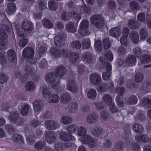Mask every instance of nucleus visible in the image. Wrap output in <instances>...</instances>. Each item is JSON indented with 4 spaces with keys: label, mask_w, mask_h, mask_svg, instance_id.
I'll return each mask as SVG.
<instances>
[{
    "label": "nucleus",
    "mask_w": 151,
    "mask_h": 151,
    "mask_svg": "<svg viewBox=\"0 0 151 151\" xmlns=\"http://www.w3.org/2000/svg\"><path fill=\"white\" fill-rule=\"evenodd\" d=\"M40 89L42 90L43 96L47 99V101L49 103H56L60 99L59 96L57 94H53L50 95V93L46 87H40Z\"/></svg>",
    "instance_id": "nucleus-1"
},
{
    "label": "nucleus",
    "mask_w": 151,
    "mask_h": 151,
    "mask_svg": "<svg viewBox=\"0 0 151 151\" xmlns=\"http://www.w3.org/2000/svg\"><path fill=\"white\" fill-rule=\"evenodd\" d=\"M34 54V50L30 47H26L23 52L24 57L26 58L28 61L32 64H35L37 62V59L32 58Z\"/></svg>",
    "instance_id": "nucleus-2"
},
{
    "label": "nucleus",
    "mask_w": 151,
    "mask_h": 151,
    "mask_svg": "<svg viewBox=\"0 0 151 151\" xmlns=\"http://www.w3.org/2000/svg\"><path fill=\"white\" fill-rule=\"evenodd\" d=\"M33 27V25L31 23L24 22L22 25L21 28L22 30L25 32V33H23V32L19 31L17 33V36L21 37H24V34L29 33L32 31Z\"/></svg>",
    "instance_id": "nucleus-3"
},
{
    "label": "nucleus",
    "mask_w": 151,
    "mask_h": 151,
    "mask_svg": "<svg viewBox=\"0 0 151 151\" xmlns=\"http://www.w3.org/2000/svg\"><path fill=\"white\" fill-rule=\"evenodd\" d=\"M49 53L53 58L56 59L60 58L61 55L64 57H65L67 55L66 51L63 50H60L56 48L51 49Z\"/></svg>",
    "instance_id": "nucleus-4"
},
{
    "label": "nucleus",
    "mask_w": 151,
    "mask_h": 151,
    "mask_svg": "<svg viewBox=\"0 0 151 151\" xmlns=\"http://www.w3.org/2000/svg\"><path fill=\"white\" fill-rule=\"evenodd\" d=\"M89 25V22L86 20L82 21L80 25V28L78 32L83 36L89 35L90 32L87 29Z\"/></svg>",
    "instance_id": "nucleus-5"
},
{
    "label": "nucleus",
    "mask_w": 151,
    "mask_h": 151,
    "mask_svg": "<svg viewBox=\"0 0 151 151\" xmlns=\"http://www.w3.org/2000/svg\"><path fill=\"white\" fill-rule=\"evenodd\" d=\"M81 142L83 144H87L89 147L92 148L95 147L97 144V140L92 138L90 135L82 138Z\"/></svg>",
    "instance_id": "nucleus-6"
},
{
    "label": "nucleus",
    "mask_w": 151,
    "mask_h": 151,
    "mask_svg": "<svg viewBox=\"0 0 151 151\" xmlns=\"http://www.w3.org/2000/svg\"><path fill=\"white\" fill-rule=\"evenodd\" d=\"M45 80L48 83L51 84L52 87L57 89L59 86V83L54 78L52 73H49L45 77Z\"/></svg>",
    "instance_id": "nucleus-7"
},
{
    "label": "nucleus",
    "mask_w": 151,
    "mask_h": 151,
    "mask_svg": "<svg viewBox=\"0 0 151 151\" xmlns=\"http://www.w3.org/2000/svg\"><path fill=\"white\" fill-rule=\"evenodd\" d=\"M91 22L95 26L98 28L101 27L103 25V20L101 16L95 15L92 17Z\"/></svg>",
    "instance_id": "nucleus-8"
},
{
    "label": "nucleus",
    "mask_w": 151,
    "mask_h": 151,
    "mask_svg": "<svg viewBox=\"0 0 151 151\" xmlns=\"http://www.w3.org/2000/svg\"><path fill=\"white\" fill-rule=\"evenodd\" d=\"M7 35L6 33L2 32L0 34V50L5 49L7 45L6 40Z\"/></svg>",
    "instance_id": "nucleus-9"
},
{
    "label": "nucleus",
    "mask_w": 151,
    "mask_h": 151,
    "mask_svg": "<svg viewBox=\"0 0 151 151\" xmlns=\"http://www.w3.org/2000/svg\"><path fill=\"white\" fill-rule=\"evenodd\" d=\"M90 80L93 84L98 86L101 81V76L98 74H93L91 76Z\"/></svg>",
    "instance_id": "nucleus-10"
},
{
    "label": "nucleus",
    "mask_w": 151,
    "mask_h": 151,
    "mask_svg": "<svg viewBox=\"0 0 151 151\" xmlns=\"http://www.w3.org/2000/svg\"><path fill=\"white\" fill-rule=\"evenodd\" d=\"M66 70L63 66L60 65L57 67L55 70V73L56 76L59 77H62L66 74Z\"/></svg>",
    "instance_id": "nucleus-11"
},
{
    "label": "nucleus",
    "mask_w": 151,
    "mask_h": 151,
    "mask_svg": "<svg viewBox=\"0 0 151 151\" xmlns=\"http://www.w3.org/2000/svg\"><path fill=\"white\" fill-rule=\"evenodd\" d=\"M67 88L69 91L73 93L77 92L79 89V88L78 87L77 85L73 81L68 82Z\"/></svg>",
    "instance_id": "nucleus-12"
},
{
    "label": "nucleus",
    "mask_w": 151,
    "mask_h": 151,
    "mask_svg": "<svg viewBox=\"0 0 151 151\" xmlns=\"http://www.w3.org/2000/svg\"><path fill=\"white\" fill-rule=\"evenodd\" d=\"M59 136L61 139L67 142L74 139H75L70 134H67L66 132H65L61 133Z\"/></svg>",
    "instance_id": "nucleus-13"
},
{
    "label": "nucleus",
    "mask_w": 151,
    "mask_h": 151,
    "mask_svg": "<svg viewBox=\"0 0 151 151\" xmlns=\"http://www.w3.org/2000/svg\"><path fill=\"white\" fill-rule=\"evenodd\" d=\"M111 65L110 63H108L106 66V72L104 73L102 75V78L104 80H107L109 79L111 75Z\"/></svg>",
    "instance_id": "nucleus-14"
},
{
    "label": "nucleus",
    "mask_w": 151,
    "mask_h": 151,
    "mask_svg": "<svg viewBox=\"0 0 151 151\" xmlns=\"http://www.w3.org/2000/svg\"><path fill=\"white\" fill-rule=\"evenodd\" d=\"M129 30L128 28H125L122 32L123 37H121L120 40V41L122 45L125 44L127 43V37L128 35Z\"/></svg>",
    "instance_id": "nucleus-15"
},
{
    "label": "nucleus",
    "mask_w": 151,
    "mask_h": 151,
    "mask_svg": "<svg viewBox=\"0 0 151 151\" xmlns=\"http://www.w3.org/2000/svg\"><path fill=\"white\" fill-rule=\"evenodd\" d=\"M45 124L46 127L48 129L55 130L58 127L57 125V124L52 120H47L45 122Z\"/></svg>",
    "instance_id": "nucleus-16"
},
{
    "label": "nucleus",
    "mask_w": 151,
    "mask_h": 151,
    "mask_svg": "<svg viewBox=\"0 0 151 151\" xmlns=\"http://www.w3.org/2000/svg\"><path fill=\"white\" fill-rule=\"evenodd\" d=\"M86 130L84 127L80 126L78 129L77 131V135L80 136L81 138L79 139V140L81 142V139L87 136H89L87 134H86Z\"/></svg>",
    "instance_id": "nucleus-17"
},
{
    "label": "nucleus",
    "mask_w": 151,
    "mask_h": 151,
    "mask_svg": "<svg viewBox=\"0 0 151 151\" xmlns=\"http://www.w3.org/2000/svg\"><path fill=\"white\" fill-rule=\"evenodd\" d=\"M109 32L112 36L115 37H118L121 35L120 29L118 27L112 28L110 30Z\"/></svg>",
    "instance_id": "nucleus-18"
},
{
    "label": "nucleus",
    "mask_w": 151,
    "mask_h": 151,
    "mask_svg": "<svg viewBox=\"0 0 151 151\" xmlns=\"http://www.w3.org/2000/svg\"><path fill=\"white\" fill-rule=\"evenodd\" d=\"M34 110L35 112L40 111L42 108V102L40 101H35L33 103Z\"/></svg>",
    "instance_id": "nucleus-19"
},
{
    "label": "nucleus",
    "mask_w": 151,
    "mask_h": 151,
    "mask_svg": "<svg viewBox=\"0 0 151 151\" xmlns=\"http://www.w3.org/2000/svg\"><path fill=\"white\" fill-rule=\"evenodd\" d=\"M102 100L103 102L108 105H110L112 103L111 97L108 94H106L103 96Z\"/></svg>",
    "instance_id": "nucleus-20"
},
{
    "label": "nucleus",
    "mask_w": 151,
    "mask_h": 151,
    "mask_svg": "<svg viewBox=\"0 0 151 151\" xmlns=\"http://www.w3.org/2000/svg\"><path fill=\"white\" fill-rule=\"evenodd\" d=\"M135 139L137 141H142L145 143L148 142L147 136L143 134H137L135 137Z\"/></svg>",
    "instance_id": "nucleus-21"
},
{
    "label": "nucleus",
    "mask_w": 151,
    "mask_h": 151,
    "mask_svg": "<svg viewBox=\"0 0 151 151\" xmlns=\"http://www.w3.org/2000/svg\"><path fill=\"white\" fill-rule=\"evenodd\" d=\"M71 100L70 96L67 93L61 94L60 96V101L63 104H66L69 102Z\"/></svg>",
    "instance_id": "nucleus-22"
},
{
    "label": "nucleus",
    "mask_w": 151,
    "mask_h": 151,
    "mask_svg": "<svg viewBox=\"0 0 151 151\" xmlns=\"http://www.w3.org/2000/svg\"><path fill=\"white\" fill-rule=\"evenodd\" d=\"M45 139L48 143L51 144L55 141V138L52 136L50 131H48L45 134Z\"/></svg>",
    "instance_id": "nucleus-23"
},
{
    "label": "nucleus",
    "mask_w": 151,
    "mask_h": 151,
    "mask_svg": "<svg viewBox=\"0 0 151 151\" xmlns=\"http://www.w3.org/2000/svg\"><path fill=\"white\" fill-rule=\"evenodd\" d=\"M35 88L34 83L32 81L28 82L26 83L24 86L25 90L29 92L32 91Z\"/></svg>",
    "instance_id": "nucleus-24"
},
{
    "label": "nucleus",
    "mask_w": 151,
    "mask_h": 151,
    "mask_svg": "<svg viewBox=\"0 0 151 151\" xmlns=\"http://www.w3.org/2000/svg\"><path fill=\"white\" fill-rule=\"evenodd\" d=\"M13 141L16 143H22L24 141L23 138L22 136L19 134H14L12 137Z\"/></svg>",
    "instance_id": "nucleus-25"
},
{
    "label": "nucleus",
    "mask_w": 151,
    "mask_h": 151,
    "mask_svg": "<svg viewBox=\"0 0 151 151\" xmlns=\"http://www.w3.org/2000/svg\"><path fill=\"white\" fill-rule=\"evenodd\" d=\"M8 9L7 12L9 14H13L16 10V6L13 3H10L7 5Z\"/></svg>",
    "instance_id": "nucleus-26"
},
{
    "label": "nucleus",
    "mask_w": 151,
    "mask_h": 151,
    "mask_svg": "<svg viewBox=\"0 0 151 151\" xmlns=\"http://www.w3.org/2000/svg\"><path fill=\"white\" fill-rule=\"evenodd\" d=\"M103 129L100 127L93 128L92 129V134L95 136L99 137L102 134Z\"/></svg>",
    "instance_id": "nucleus-27"
},
{
    "label": "nucleus",
    "mask_w": 151,
    "mask_h": 151,
    "mask_svg": "<svg viewBox=\"0 0 151 151\" xmlns=\"http://www.w3.org/2000/svg\"><path fill=\"white\" fill-rule=\"evenodd\" d=\"M19 116V113L17 111L11 112L8 117L9 119L11 122H14L16 120Z\"/></svg>",
    "instance_id": "nucleus-28"
},
{
    "label": "nucleus",
    "mask_w": 151,
    "mask_h": 151,
    "mask_svg": "<svg viewBox=\"0 0 151 151\" xmlns=\"http://www.w3.org/2000/svg\"><path fill=\"white\" fill-rule=\"evenodd\" d=\"M82 60L83 62L87 63L89 64L91 62V56L90 54L85 53L82 55Z\"/></svg>",
    "instance_id": "nucleus-29"
},
{
    "label": "nucleus",
    "mask_w": 151,
    "mask_h": 151,
    "mask_svg": "<svg viewBox=\"0 0 151 151\" xmlns=\"http://www.w3.org/2000/svg\"><path fill=\"white\" fill-rule=\"evenodd\" d=\"M78 104L77 102H75L70 104L69 106L68 109L71 113H75L77 110Z\"/></svg>",
    "instance_id": "nucleus-30"
},
{
    "label": "nucleus",
    "mask_w": 151,
    "mask_h": 151,
    "mask_svg": "<svg viewBox=\"0 0 151 151\" xmlns=\"http://www.w3.org/2000/svg\"><path fill=\"white\" fill-rule=\"evenodd\" d=\"M66 28L68 31L70 32L73 33L76 31L74 24L72 22L68 23L66 25Z\"/></svg>",
    "instance_id": "nucleus-31"
},
{
    "label": "nucleus",
    "mask_w": 151,
    "mask_h": 151,
    "mask_svg": "<svg viewBox=\"0 0 151 151\" xmlns=\"http://www.w3.org/2000/svg\"><path fill=\"white\" fill-rule=\"evenodd\" d=\"M142 104L143 106L147 108L151 107V100L148 98H144L141 101Z\"/></svg>",
    "instance_id": "nucleus-32"
},
{
    "label": "nucleus",
    "mask_w": 151,
    "mask_h": 151,
    "mask_svg": "<svg viewBox=\"0 0 151 151\" xmlns=\"http://www.w3.org/2000/svg\"><path fill=\"white\" fill-rule=\"evenodd\" d=\"M132 129L136 133H140L143 130V127L140 124H136L133 125Z\"/></svg>",
    "instance_id": "nucleus-33"
},
{
    "label": "nucleus",
    "mask_w": 151,
    "mask_h": 151,
    "mask_svg": "<svg viewBox=\"0 0 151 151\" xmlns=\"http://www.w3.org/2000/svg\"><path fill=\"white\" fill-rule=\"evenodd\" d=\"M97 118L96 116L94 114H91L87 117L86 121L88 123L91 124L94 122Z\"/></svg>",
    "instance_id": "nucleus-34"
},
{
    "label": "nucleus",
    "mask_w": 151,
    "mask_h": 151,
    "mask_svg": "<svg viewBox=\"0 0 151 151\" xmlns=\"http://www.w3.org/2000/svg\"><path fill=\"white\" fill-rule=\"evenodd\" d=\"M79 58L78 54L76 53H73L70 54L69 57V60L72 63H74Z\"/></svg>",
    "instance_id": "nucleus-35"
},
{
    "label": "nucleus",
    "mask_w": 151,
    "mask_h": 151,
    "mask_svg": "<svg viewBox=\"0 0 151 151\" xmlns=\"http://www.w3.org/2000/svg\"><path fill=\"white\" fill-rule=\"evenodd\" d=\"M72 119L69 116H63L60 119V122L63 124H68L71 123Z\"/></svg>",
    "instance_id": "nucleus-36"
},
{
    "label": "nucleus",
    "mask_w": 151,
    "mask_h": 151,
    "mask_svg": "<svg viewBox=\"0 0 151 151\" xmlns=\"http://www.w3.org/2000/svg\"><path fill=\"white\" fill-rule=\"evenodd\" d=\"M15 52L13 50H9L8 51V57L9 60L12 62L15 59Z\"/></svg>",
    "instance_id": "nucleus-37"
},
{
    "label": "nucleus",
    "mask_w": 151,
    "mask_h": 151,
    "mask_svg": "<svg viewBox=\"0 0 151 151\" xmlns=\"http://www.w3.org/2000/svg\"><path fill=\"white\" fill-rule=\"evenodd\" d=\"M130 37L134 41V43H137L138 41L139 37L136 32L134 31H132L131 32L130 34Z\"/></svg>",
    "instance_id": "nucleus-38"
},
{
    "label": "nucleus",
    "mask_w": 151,
    "mask_h": 151,
    "mask_svg": "<svg viewBox=\"0 0 151 151\" xmlns=\"http://www.w3.org/2000/svg\"><path fill=\"white\" fill-rule=\"evenodd\" d=\"M90 45V41L88 39L83 40L82 43V48L83 49H87L89 48Z\"/></svg>",
    "instance_id": "nucleus-39"
},
{
    "label": "nucleus",
    "mask_w": 151,
    "mask_h": 151,
    "mask_svg": "<svg viewBox=\"0 0 151 151\" xmlns=\"http://www.w3.org/2000/svg\"><path fill=\"white\" fill-rule=\"evenodd\" d=\"M29 108V106L27 104L23 106L21 110V114L23 116L26 115L28 112Z\"/></svg>",
    "instance_id": "nucleus-40"
},
{
    "label": "nucleus",
    "mask_w": 151,
    "mask_h": 151,
    "mask_svg": "<svg viewBox=\"0 0 151 151\" xmlns=\"http://www.w3.org/2000/svg\"><path fill=\"white\" fill-rule=\"evenodd\" d=\"M96 95V92L95 89H91L89 90L87 94V96L89 98L93 99L95 97Z\"/></svg>",
    "instance_id": "nucleus-41"
},
{
    "label": "nucleus",
    "mask_w": 151,
    "mask_h": 151,
    "mask_svg": "<svg viewBox=\"0 0 151 151\" xmlns=\"http://www.w3.org/2000/svg\"><path fill=\"white\" fill-rule=\"evenodd\" d=\"M137 101V97L134 95L131 96L129 97L128 99V102L130 104H136Z\"/></svg>",
    "instance_id": "nucleus-42"
},
{
    "label": "nucleus",
    "mask_w": 151,
    "mask_h": 151,
    "mask_svg": "<svg viewBox=\"0 0 151 151\" xmlns=\"http://www.w3.org/2000/svg\"><path fill=\"white\" fill-rule=\"evenodd\" d=\"M5 129L9 134H11L15 132L14 128L11 125L6 124L5 126Z\"/></svg>",
    "instance_id": "nucleus-43"
},
{
    "label": "nucleus",
    "mask_w": 151,
    "mask_h": 151,
    "mask_svg": "<svg viewBox=\"0 0 151 151\" xmlns=\"http://www.w3.org/2000/svg\"><path fill=\"white\" fill-rule=\"evenodd\" d=\"M136 61V58L134 56L131 55L128 57L126 60V62L127 64L134 63Z\"/></svg>",
    "instance_id": "nucleus-44"
},
{
    "label": "nucleus",
    "mask_w": 151,
    "mask_h": 151,
    "mask_svg": "<svg viewBox=\"0 0 151 151\" xmlns=\"http://www.w3.org/2000/svg\"><path fill=\"white\" fill-rule=\"evenodd\" d=\"M151 60L150 57L148 55L142 56L141 59V62L143 64H146L150 62Z\"/></svg>",
    "instance_id": "nucleus-45"
},
{
    "label": "nucleus",
    "mask_w": 151,
    "mask_h": 151,
    "mask_svg": "<svg viewBox=\"0 0 151 151\" xmlns=\"http://www.w3.org/2000/svg\"><path fill=\"white\" fill-rule=\"evenodd\" d=\"M77 126L75 124H71L68 126L67 128V130L69 132L72 133H74L76 130Z\"/></svg>",
    "instance_id": "nucleus-46"
},
{
    "label": "nucleus",
    "mask_w": 151,
    "mask_h": 151,
    "mask_svg": "<svg viewBox=\"0 0 151 151\" xmlns=\"http://www.w3.org/2000/svg\"><path fill=\"white\" fill-rule=\"evenodd\" d=\"M43 24L45 27L49 29L52 28L53 27V25L50 21L46 19L44 20Z\"/></svg>",
    "instance_id": "nucleus-47"
},
{
    "label": "nucleus",
    "mask_w": 151,
    "mask_h": 151,
    "mask_svg": "<svg viewBox=\"0 0 151 151\" xmlns=\"http://www.w3.org/2000/svg\"><path fill=\"white\" fill-rule=\"evenodd\" d=\"M140 38L142 40H144L148 37L147 33L145 29H142L140 31Z\"/></svg>",
    "instance_id": "nucleus-48"
},
{
    "label": "nucleus",
    "mask_w": 151,
    "mask_h": 151,
    "mask_svg": "<svg viewBox=\"0 0 151 151\" xmlns=\"http://www.w3.org/2000/svg\"><path fill=\"white\" fill-rule=\"evenodd\" d=\"M136 82L139 83L142 82L143 80V76L142 74L139 73L136 74L135 77Z\"/></svg>",
    "instance_id": "nucleus-49"
},
{
    "label": "nucleus",
    "mask_w": 151,
    "mask_h": 151,
    "mask_svg": "<svg viewBox=\"0 0 151 151\" xmlns=\"http://www.w3.org/2000/svg\"><path fill=\"white\" fill-rule=\"evenodd\" d=\"M71 47L72 48L79 49L81 48V45L80 42L76 40L74 41L72 43Z\"/></svg>",
    "instance_id": "nucleus-50"
},
{
    "label": "nucleus",
    "mask_w": 151,
    "mask_h": 151,
    "mask_svg": "<svg viewBox=\"0 0 151 151\" xmlns=\"http://www.w3.org/2000/svg\"><path fill=\"white\" fill-rule=\"evenodd\" d=\"M130 7L133 11L137 10L139 9L138 4L134 1H132L130 2Z\"/></svg>",
    "instance_id": "nucleus-51"
},
{
    "label": "nucleus",
    "mask_w": 151,
    "mask_h": 151,
    "mask_svg": "<svg viewBox=\"0 0 151 151\" xmlns=\"http://www.w3.org/2000/svg\"><path fill=\"white\" fill-rule=\"evenodd\" d=\"M12 106V104H11L10 102H6L4 103L2 105V110L5 111H8V109L11 107V106Z\"/></svg>",
    "instance_id": "nucleus-52"
},
{
    "label": "nucleus",
    "mask_w": 151,
    "mask_h": 151,
    "mask_svg": "<svg viewBox=\"0 0 151 151\" xmlns=\"http://www.w3.org/2000/svg\"><path fill=\"white\" fill-rule=\"evenodd\" d=\"M127 43H126L125 44L122 45V46L119 47L117 49V52L120 55H123L125 54L126 53V51L124 49V48L123 47V45H126L125 46H126V44Z\"/></svg>",
    "instance_id": "nucleus-53"
},
{
    "label": "nucleus",
    "mask_w": 151,
    "mask_h": 151,
    "mask_svg": "<svg viewBox=\"0 0 151 151\" xmlns=\"http://www.w3.org/2000/svg\"><path fill=\"white\" fill-rule=\"evenodd\" d=\"M28 42L27 39H23L20 40L19 42V45L21 47H24L25 46Z\"/></svg>",
    "instance_id": "nucleus-54"
},
{
    "label": "nucleus",
    "mask_w": 151,
    "mask_h": 151,
    "mask_svg": "<svg viewBox=\"0 0 151 151\" xmlns=\"http://www.w3.org/2000/svg\"><path fill=\"white\" fill-rule=\"evenodd\" d=\"M105 56L106 59L108 60L111 61L113 60V55L111 52H106V53Z\"/></svg>",
    "instance_id": "nucleus-55"
},
{
    "label": "nucleus",
    "mask_w": 151,
    "mask_h": 151,
    "mask_svg": "<svg viewBox=\"0 0 151 151\" xmlns=\"http://www.w3.org/2000/svg\"><path fill=\"white\" fill-rule=\"evenodd\" d=\"M8 77L4 74H0V83H3L6 82Z\"/></svg>",
    "instance_id": "nucleus-56"
},
{
    "label": "nucleus",
    "mask_w": 151,
    "mask_h": 151,
    "mask_svg": "<svg viewBox=\"0 0 151 151\" xmlns=\"http://www.w3.org/2000/svg\"><path fill=\"white\" fill-rule=\"evenodd\" d=\"M128 25L131 29H135L137 28L134 20L129 21L128 22Z\"/></svg>",
    "instance_id": "nucleus-57"
},
{
    "label": "nucleus",
    "mask_w": 151,
    "mask_h": 151,
    "mask_svg": "<svg viewBox=\"0 0 151 151\" xmlns=\"http://www.w3.org/2000/svg\"><path fill=\"white\" fill-rule=\"evenodd\" d=\"M103 44L104 48L106 49H108L111 46V45L107 39H104L103 41Z\"/></svg>",
    "instance_id": "nucleus-58"
},
{
    "label": "nucleus",
    "mask_w": 151,
    "mask_h": 151,
    "mask_svg": "<svg viewBox=\"0 0 151 151\" xmlns=\"http://www.w3.org/2000/svg\"><path fill=\"white\" fill-rule=\"evenodd\" d=\"M49 8L52 10H55L57 9L55 2L53 1H49L48 4Z\"/></svg>",
    "instance_id": "nucleus-59"
},
{
    "label": "nucleus",
    "mask_w": 151,
    "mask_h": 151,
    "mask_svg": "<svg viewBox=\"0 0 151 151\" xmlns=\"http://www.w3.org/2000/svg\"><path fill=\"white\" fill-rule=\"evenodd\" d=\"M70 17L76 19H78L80 18V15L74 11L71 12L70 15L69 16V17Z\"/></svg>",
    "instance_id": "nucleus-60"
},
{
    "label": "nucleus",
    "mask_w": 151,
    "mask_h": 151,
    "mask_svg": "<svg viewBox=\"0 0 151 151\" xmlns=\"http://www.w3.org/2000/svg\"><path fill=\"white\" fill-rule=\"evenodd\" d=\"M116 100L118 106L120 107H123L124 106V103L122 102L121 98L119 96H118L116 97Z\"/></svg>",
    "instance_id": "nucleus-61"
},
{
    "label": "nucleus",
    "mask_w": 151,
    "mask_h": 151,
    "mask_svg": "<svg viewBox=\"0 0 151 151\" xmlns=\"http://www.w3.org/2000/svg\"><path fill=\"white\" fill-rule=\"evenodd\" d=\"M108 87L106 84L104 83L102 84L100 87L98 88V90L100 92H104L108 89Z\"/></svg>",
    "instance_id": "nucleus-62"
},
{
    "label": "nucleus",
    "mask_w": 151,
    "mask_h": 151,
    "mask_svg": "<svg viewBox=\"0 0 151 151\" xmlns=\"http://www.w3.org/2000/svg\"><path fill=\"white\" fill-rule=\"evenodd\" d=\"M100 44L101 42L99 40H97L95 43L94 46L95 49L98 51H100L101 50Z\"/></svg>",
    "instance_id": "nucleus-63"
},
{
    "label": "nucleus",
    "mask_w": 151,
    "mask_h": 151,
    "mask_svg": "<svg viewBox=\"0 0 151 151\" xmlns=\"http://www.w3.org/2000/svg\"><path fill=\"white\" fill-rule=\"evenodd\" d=\"M112 144L111 142L108 140H105L103 145L104 147V148H109L111 146Z\"/></svg>",
    "instance_id": "nucleus-64"
}]
</instances>
